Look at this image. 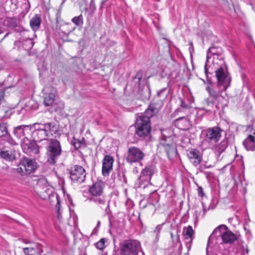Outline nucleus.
<instances>
[{
	"label": "nucleus",
	"instance_id": "1",
	"mask_svg": "<svg viewBox=\"0 0 255 255\" xmlns=\"http://www.w3.org/2000/svg\"><path fill=\"white\" fill-rule=\"evenodd\" d=\"M31 137L35 141L48 142L47 137L53 135L57 131L56 125L54 123L45 124L35 123L32 125Z\"/></svg>",
	"mask_w": 255,
	"mask_h": 255
},
{
	"label": "nucleus",
	"instance_id": "2",
	"mask_svg": "<svg viewBox=\"0 0 255 255\" xmlns=\"http://www.w3.org/2000/svg\"><path fill=\"white\" fill-rule=\"evenodd\" d=\"M237 239V235L230 231L226 225H220L209 237L206 250H208V247L210 245L219 244L220 241L222 243L232 244Z\"/></svg>",
	"mask_w": 255,
	"mask_h": 255
},
{
	"label": "nucleus",
	"instance_id": "3",
	"mask_svg": "<svg viewBox=\"0 0 255 255\" xmlns=\"http://www.w3.org/2000/svg\"><path fill=\"white\" fill-rule=\"evenodd\" d=\"M158 109L153 105H150L143 115L139 116L135 124L136 133L139 136L147 135L151 130L150 118L158 112Z\"/></svg>",
	"mask_w": 255,
	"mask_h": 255
},
{
	"label": "nucleus",
	"instance_id": "4",
	"mask_svg": "<svg viewBox=\"0 0 255 255\" xmlns=\"http://www.w3.org/2000/svg\"><path fill=\"white\" fill-rule=\"evenodd\" d=\"M120 253L122 255H145L140 242L134 240L124 241L121 245Z\"/></svg>",
	"mask_w": 255,
	"mask_h": 255
},
{
	"label": "nucleus",
	"instance_id": "5",
	"mask_svg": "<svg viewBox=\"0 0 255 255\" xmlns=\"http://www.w3.org/2000/svg\"><path fill=\"white\" fill-rule=\"evenodd\" d=\"M46 147L47 161L51 165H54L62 152L61 146L60 142L55 139L49 140Z\"/></svg>",
	"mask_w": 255,
	"mask_h": 255
},
{
	"label": "nucleus",
	"instance_id": "6",
	"mask_svg": "<svg viewBox=\"0 0 255 255\" xmlns=\"http://www.w3.org/2000/svg\"><path fill=\"white\" fill-rule=\"evenodd\" d=\"M216 75L218 85L222 87L221 90L225 91L230 86L231 78L229 76L227 68L225 65H222L216 70Z\"/></svg>",
	"mask_w": 255,
	"mask_h": 255
},
{
	"label": "nucleus",
	"instance_id": "7",
	"mask_svg": "<svg viewBox=\"0 0 255 255\" xmlns=\"http://www.w3.org/2000/svg\"><path fill=\"white\" fill-rule=\"evenodd\" d=\"M201 136L207 142L215 143L221 136V130L217 127L209 128L202 130Z\"/></svg>",
	"mask_w": 255,
	"mask_h": 255
},
{
	"label": "nucleus",
	"instance_id": "8",
	"mask_svg": "<svg viewBox=\"0 0 255 255\" xmlns=\"http://www.w3.org/2000/svg\"><path fill=\"white\" fill-rule=\"evenodd\" d=\"M36 168V163L32 160L24 158L18 164L16 171L21 175H26L33 172Z\"/></svg>",
	"mask_w": 255,
	"mask_h": 255
},
{
	"label": "nucleus",
	"instance_id": "9",
	"mask_svg": "<svg viewBox=\"0 0 255 255\" xmlns=\"http://www.w3.org/2000/svg\"><path fill=\"white\" fill-rule=\"evenodd\" d=\"M144 156L145 154L141 149L135 146H130L128 148L126 159L131 164L140 162Z\"/></svg>",
	"mask_w": 255,
	"mask_h": 255
},
{
	"label": "nucleus",
	"instance_id": "10",
	"mask_svg": "<svg viewBox=\"0 0 255 255\" xmlns=\"http://www.w3.org/2000/svg\"><path fill=\"white\" fill-rule=\"evenodd\" d=\"M85 169L81 166L74 165L71 167L70 171V177L74 182L83 183L86 178Z\"/></svg>",
	"mask_w": 255,
	"mask_h": 255
},
{
	"label": "nucleus",
	"instance_id": "11",
	"mask_svg": "<svg viewBox=\"0 0 255 255\" xmlns=\"http://www.w3.org/2000/svg\"><path fill=\"white\" fill-rule=\"evenodd\" d=\"M212 57H213L214 59L213 61V63L215 62V60L216 59H219L220 61L222 62V60L223 58V50L222 48L220 47L212 46L209 48L207 54L206 62L204 67L205 73L206 75H207L208 72L207 66L209 63V59L211 58Z\"/></svg>",
	"mask_w": 255,
	"mask_h": 255
},
{
	"label": "nucleus",
	"instance_id": "12",
	"mask_svg": "<svg viewBox=\"0 0 255 255\" xmlns=\"http://www.w3.org/2000/svg\"><path fill=\"white\" fill-rule=\"evenodd\" d=\"M39 188L37 189V193L39 196L44 200H46L50 196L51 192V187L45 178H41L37 181Z\"/></svg>",
	"mask_w": 255,
	"mask_h": 255
},
{
	"label": "nucleus",
	"instance_id": "13",
	"mask_svg": "<svg viewBox=\"0 0 255 255\" xmlns=\"http://www.w3.org/2000/svg\"><path fill=\"white\" fill-rule=\"evenodd\" d=\"M35 142L33 140H31V137L23 138L21 142L23 151L30 155L32 154H37L39 150Z\"/></svg>",
	"mask_w": 255,
	"mask_h": 255
},
{
	"label": "nucleus",
	"instance_id": "14",
	"mask_svg": "<svg viewBox=\"0 0 255 255\" xmlns=\"http://www.w3.org/2000/svg\"><path fill=\"white\" fill-rule=\"evenodd\" d=\"M32 127L31 125H21L14 128L13 133L18 139L31 137Z\"/></svg>",
	"mask_w": 255,
	"mask_h": 255
},
{
	"label": "nucleus",
	"instance_id": "15",
	"mask_svg": "<svg viewBox=\"0 0 255 255\" xmlns=\"http://www.w3.org/2000/svg\"><path fill=\"white\" fill-rule=\"evenodd\" d=\"M45 95L44 96V104L45 106L52 105L55 100L57 90L52 87H45L43 89Z\"/></svg>",
	"mask_w": 255,
	"mask_h": 255
},
{
	"label": "nucleus",
	"instance_id": "16",
	"mask_svg": "<svg viewBox=\"0 0 255 255\" xmlns=\"http://www.w3.org/2000/svg\"><path fill=\"white\" fill-rule=\"evenodd\" d=\"M154 166L152 165H147L142 169L140 173V176L136 182V185H137L138 188L140 187L142 185L141 183V181H143L144 180L147 181L150 179L151 176L153 175L154 172Z\"/></svg>",
	"mask_w": 255,
	"mask_h": 255
},
{
	"label": "nucleus",
	"instance_id": "17",
	"mask_svg": "<svg viewBox=\"0 0 255 255\" xmlns=\"http://www.w3.org/2000/svg\"><path fill=\"white\" fill-rule=\"evenodd\" d=\"M160 144L164 148L168 156L175 153V149L171 137H163L160 141Z\"/></svg>",
	"mask_w": 255,
	"mask_h": 255
},
{
	"label": "nucleus",
	"instance_id": "18",
	"mask_svg": "<svg viewBox=\"0 0 255 255\" xmlns=\"http://www.w3.org/2000/svg\"><path fill=\"white\" fill-rule=\"evenodd\" d=\"M114 159L112 156L109 155L105 156L102 163V174L106 176L109 175L110 171L113 169Z\"/></svg>",
	"mask_w": 255,
	"mask_h": 255
},
{
	"label": "nucleus",
	"instance_id": "19",
	"mask_svg": "<svg viewBox=\"0 0 255 255\" xmlns=\"http://www.w3.org/2000/svg\"><path fill=\"white\" fill-rule=\"evenodd\" d=\"M104 188V183L102 181H98L94 183L90 187L89 191L91 197H95L103 195Z\"/></svg>",
	"mask_w": 255,
	"mask_h": 255
},
{
	"label": "nucleus",
	"instance_id": "20",
	"mask_svg": "<svg viewBox=\"0 0 255 255\" xmlns=\"http://www.w3.org/2000/svg\"><path fill=\"white\" fill-rule=\"evenodd\" d=\"M89 200L94 202L99 207L102 209H105L106 211L109 207V202L107 201L106 197L103 195L95 197H90Z\"/></svg>",
	"mask_w": 255,
	"mask_h": 255
},
{
	"label": "nucleus",
	"instance_id": "21",
	"mask_svg": "<svg viewBox=\"0 0 255 255\" xmlns=\"http://www.w3.org/2000/svg\"><path fill=\"white\" fill-rule=\"evenodd\" d=\"M188 157L195 166L198 165L201 162V158L199 151L196 149H192L187 153Z\"/></svg>",
	"mask_w": 255,
	"mask_h": 255
},
{
	"label": "nucleus",
	"instance_id": "22",
	"mask_svg": "<svg viewBox=\"0 0 255 255\" xmlns=\"http://www.w3.org/2000/svg\"><path fill=\"white\" fill-rule=\"evenodd\" d=\"M243 145L247 150L254 151L255 149V136L250 134L244 140Z\"/></svg>",
	"mask_w": 255,
	"mask_h": 255
},
{
	"label": "nucleus",
	"instance_id": "23",
	"mask_svg": "<svg viewBox=\"0 0 255 255\" xmlns=\"http://www.w3.org/2000/svg\"><path fill=\"white\" fill-rule=\"evenodd\" d=\"M41 16L39 14H35L32 18L30 19L29 22V24L30 27L34 31H37L41 25Z\"/></svg>",
	"mask_w": 255,
	"mask_h": 255
},
{
	"label": "nucleus",
	"instance_id": "24",
	"mask_svg": "<svg viewBox=\"0 0 255 255\" xmlns=\"http://www.w3.org/2000/svg\"><path fill=\"white\" fill-rule=\"evenodd\" d=\"M0 156L8 161H12L15 158V154L12 150L2 151L0 152Z\"/></svg>",
	"mask_w": 255,
	"mask_h": 255
},
{
	"label": "nucleus",
	"instance_id": "25",
	"mask_svg": "<svg viewBox=\"0 0 255 255\" xmlns=\"http://www.w3.org/2000/svg\"><path fill=\"white\" fill-rule=\"evenodd\" d=\"M206 90L209 93L210 97L215 101H220L224 99L223 97L219 95L218 93L214 89L211 88L210 87H207Z\"/></svg>",
	"mask_w": 255,
	"mask_h": 255
},
{
	"label": "nucleus",
	"instance_id": "26",
	"mask_svg": "<svg viewBox=\"0 0 255 255\" xmlns=\"http://www.w3.org/2000/svg\"><path fill=\"white\" fill-rule=\"evenodd\" d=\"M194 234V231L192 229V226H188L187 227H184L183 230V235L185 237L186 239L187 238L192 239V237L193 236Z\"/></svg>",
	"mask_w": 255,
	"mask_h": 255
},
{
	"label": "nucleus",
	"instance_id": "27",
	"mask_svg": "<svg viewBox=\"0 0 255 255\" xmlns=\"http://www.w3.org/2000/svg\"><path fill=\"white\" fill-rule=\"evenodd\" d=\"M72 144L75 147V149H78L80 148L82 146L85 145V140L83 138L82 140L74 138Z\"/></svg>",
	"mask_w": 255,
	"mask_h": 255
},
{
	"label": "nucleus",
	"instance_id": "28",
	"mask_svg": "<svg viewBox=\"0 0 255 255\" xmlns=\"http://www.w3.org/2000/svg\"><path fill=\"white\" fill-rule=\"evenodd\" d=\"M142 77V73L141 71H138L133 79V82L137 84V87L140 88V82Z\"/></svg>",
	"mask_w": 255,
	"mask_h": 255
},
{
	"label": "nucleus",
	"instance_id": "29",
	"mask_svg": "<svg viewBox=\"0 0 255 255\" xmlns=\"http://www.w3.org/2000/svg\"><path fill=\"white\" fill-rule=\"evenodd\" d=\"M72 21L77 26H79L83 23V18L82 14L73 17Z\"/></svg>",
	"mask_w": 255,
	"mask_h": 255
},
{
	"label": "nucleus",
	"instance_id": "30",
	"mask_svg": "<svg viewBox=\"0 0 255 255\" xmlns=\"http://www.w3.org/2000/svg\"><path fill=\"white\" fill-rule=\"evenodd\" d=\"M107 240L105 238L101 239L95 244L96 248L99 250H103L106 248L105 243Z\"/></svg>",
	"mask_w": 255,
	"mask_h": 255
},
{
	"label": "nucleus",
	"instance_id": "31",
	"mask_svg": "<svg viewBox=\"0 0 255 255\" xmlns=\"http://www.w3.org/2000/svg\"><path fill=\"white\" fill-rule=\"evenodd\" d=\"M227 147L226 142H222L215 149L216 151L219 154L221 153L224 151Z\"/></svg>",
	"mask_w": 255,
	"mask_h": 255
},
{
	"label": "nucleus",
	"instance_id": "32",
	"mask_svg": "<svg viewBox=\"0 0 255 255\" xmlns=\"http://www.w3.org/2000/svg\"><path fill=\"white\" fill-rule=\"evenodd\" d=\"M24 45H25V48L27 49H31L34 45V42L32 40L31 38H27L25 40L24 43H23Z\"/></svg>",
	"mask_w": 255,
	"mask_h": 255
},
{
	"label": "nucleus",
	"instance_id": "33",
	"mask_svg": "<svg viewBox=\"0 0 255 255\" xmlns=\"http://www.w3.org/2000/svg\"><path fill=\"white\" fill-rule=\"evenodd\" d=\"M162 225L163 224L157 225L153 231V233L155 235L156 239H158L159 237V234L162 229Z\"/></svg>",
	"mask_w": 255,
	"mask_h": 255
},
{
	"label": "nucleus",
	"instance_id": "34",
	"mask_svg": "<svg viewBox=\"0 0 255 255\" xmlns=\"http://www.w3.org/2000/svg\"><path fill=\"white\" fill-rule=\"evenodd\" d=\"M57 199V204L56 205V209H57V218L59 220H61L62 219L61 214L60 211V201L59 199V196L58 195L56 196Z\"/></svg>",
	"mask_w": 255,
	"mask_h": 255
},
{
	"label": "nucleus",
	"instance_id": "35",
	"mask_svg": "<svg viewBox=\"0 0 255 255\" xmlns=\"http://www.w3.org/2000/svg\"><path fill=\"white\" fill-rule=\"evenodd\" d=\"M7 133V128L5 124H0V136L6 134Z\"/></svg>",
	"mask_w": 255,
	"mask_h": 255
},
{
	"label": "nucleus",
	"instance_id": "36",
	"mask_svg": "<svg viewBox=\"0 0 255 255\" xmlns=\"http://www.w3.org/2000/svg\"><path fill=\"white\" fill-rule=\"evenodd\" d=\"M24 253L26 255H35V250L33 248H26L23 250Z\"/></svg>",
	"mask_w": 255,
	"mask_h": 255
},
{
	"label": "nucleus",
	"instance_id": "37",
	"mask_svg": "<svg viewBox=\"0 0 255 255\" xmlns=\"http://www.w3.org/2000/svg\"><path fill=\"white\" fill-rule=\"evenodd\" d=\"M179 100L180 101V106L185 109H187L189 108V106L185 103V102L183 101L182 99L179 98Z\"/></svg>",
	"mask_w": 255,
	"mask_h": 255
},
{
	"label": "nucleus",
	"instance_id": "38",
	"mask_svg": "<svg viewBox=\"0 0 255 255\" xmlns=\"http://www.w3.org/2000/svg\"><path fill=\"white\" fill-rule=\"evenodd\" d=\"M205 101L207 105L210 106V105H213L215 101L209 97L206 99Z\"/></svg>",
	"mask_w": 255,
	"mask_h": 255
},
{
	"label": "nucleus",
	"instance_id": "39",
	"mask_svg": "<svg viewBox=\"0 0 255 255\" xmlns=\"http://www.w3.org/2000/svg\"><path fill=\"white\" fill-rule=\"evenodd\" d=\"M90 9L91 10H94L96 9L95 0H91L90 3Z\"/></svg>",
	"mask_w": 255,
	"mask_h": 255
},
{
	"label": "nucleus",
	"instance_id": "40",
	"mask_svg": "<svg viewBox=\"0 0 255 255\" xmlns=\"http://www.w3.org/2000/svg\"><path fill=\"white\" fill-rule=\"evenodd\" d=\"M198 195L201 197H203V196H204V193L203 192V189L200 186H199L198 187Z\"/></svg>",
	"mask_w": 255,
	"mask_h": 255
},
{
	"label": "nucleus",
	"instance_id": "41",
	"mask_svg": "<svg viewBox=\"0 0 255 255\" xmlns=\"http://www.w3.org/2000/svg\"><path fill=\"white\" fill-rule=\"evenodd\" d=\"M21 42L20 41H16L14 42V48H15L16 46H17L18 48L19 46L20 45Z\"/></svg>",
	"mask_w": 255,
	"mask_h": 255
},
{
	"label": "nucleus",
	"instance_id": "42",
	"mask_svg": "<svg viewBox=\"0 0 255 255\" xmlns=\"http://www.w3.org/2000/svg\"><path fill=\"white\" fill-rule=\"evenodd\" d=\"M4 100V95L3 93H1L0 96V105L1 104L2 101Z\"/></svg>",
	"mask_w": 255,
	"mask_h": 255
},
{
	"label": "nucleus",
	"instance_id": "43",
	"mask_svg": "<svg viewBox=\"0 0 255 255\" xmlns=\"http://www.w3.org/2000/svg\"><path fill=\"white\" fill-rule=\"evenodd\" d=\"M107 0H102L101 1V6H102L103 5H104L105 4V3L106 2V1H107Z\"/></svg>",
	"mask_w": 255,
	"mask_h": 255
},
{
	"label": "nucleus",
	"instance_id": "44",
	"mask_svg": "<svg viewBox=\"0 0 255 255\" xmlns=\"http://www.w3.org/2000/svg\"><path fill=\"white\" fill-rule=\"evenodd\" d=\"M165 89H163L162 90H160L159 92H158V95H160V94L165 90Z\"/></svg>",
	"mask_w": 255,
	"mask_h": 255
},
{
	"label": "nucleus",
	"instance_id": "45",
	"mask_svg": "<svg viewBox=\"0 0 255 255\" xmlns=\"http://www.w3.org/2000/svg\"><path fill=\"white\" fill-rule=\"evenodd\" d=\"M176 242L179 241V236L178 235L176 238Z\"/></svg>",
	"mask_w": 255,
	"mask_h": 255
},
{
	"label": "nucleus",
	"instance_id": "46",
	"mask_svg": "<svg viewBox=\"0 0 255 255\" xmlns=\"http://www.w3.org/2000/svg\"><path fill=\"white\" fill-rule=\"evenodd\" d=\"M100 222L99 221L98 222V223H97V225L96 228L99 227L100 226Z\"/></svg>",
	"mask_w": 255,
	"mask_h": 255
},
{
	"label": "nucleus",
	"instance_id": "47",
	"mask_svg": "<svg viewBox=\"0 0 255 255\" xmlns=\"http://www.w3.org/2000/svg\"><path fill=\"white\" fill-rule=\"evenodd\" d=\"M171 238L172 239V240L174 241V239H173V234L172 233H171Z\"/></svg>",
	"mask_w": 255,
	"mask_h": 255
},
{
	"label": "nucleus",
	"instance_id": "48",
	"mask_svg": "<svg viewBox=\"0 0 255 255\" xmlns=\"http://www.w3.org/2000/svg\"><path fill=\"white\" fill-rule=\"evenodd\" d=\"M8 34V33H6V34L4 35V37L3 38V39H3L5 37H6Z\"/></svg>",
	"mask_w": 255,
	"mask_h": 255
},
{
	"label": "nucleus",
	"instance_id": "49",
	"mask_svg": "<svg viewBox=\"0 0 255 255\" xmlns=\"http://www.w3.org/2000/svg\"><path fill=\"white\" fill-rule=\"evenodd\" d=\"M203 207L204 212V213H205V212H206V210H205V208H204V205H203Z\"/></svg>",
	"mask_w": 255,
	"mask_h": 255
},
{
	"label": "nucleus",
	"instance_id": "50",
	"mask_svg": "<svg viewBox=\"0 0 255 255\" xmlns=\"http://www.w3.org/2000/svg\"><path fill=\"white\" fill-rule=\"evenodd\" d=\"M65 0H63V2H62V3H63L65 2Z\"/></svg>",
	"mask_w": 255,
	"mask_h": 255
}]
</instances>
